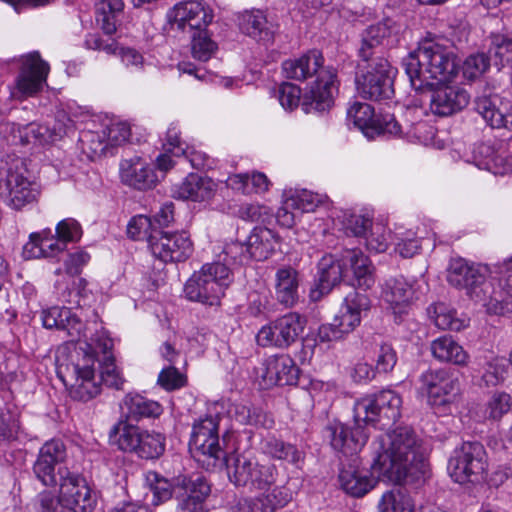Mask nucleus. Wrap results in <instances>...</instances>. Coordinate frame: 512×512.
I'll return each instance as SVG.
<instances>
[{
    "instance_id": "f257e3e1",
    "label": "nucleus",
    "mask_w": 512,
    "mask_h": 512,
    "mask_svg": "<svg viewBox=\"0 0 512 512\" xmlns=\"http://www.w3.org/2000/svg\"><path fill=\"white\" fill-rule=\"evenodd\" d=\"M372 447V469L379 477L395 484L425 479L428 464L421 451L420 440L412 428L397 427L382 434Z\"/></svg>"
},
{
    "instance_id": "f03ea898",
    "label": "nucleus",
    "mask_w": 512,
    "mask_h": 512,
    "mask_svg": "<svg viewBox=\"0 0 512 512\" xmlns=\"http://www.w3.org/2000/svg\"><path fill=\"white\" fill-rule=\"evenodd\" d=\"M504 262L498 267L502 275L498 287H495L494 278H489L488 266L469 263L463 258L450 261L447 271V281L454 287L464 290L474 301L481 302L489 314L503 315L508 305L507 288L505 287L506 273Z\"/></svg>"
},
{
    "instance_id": "7ed1b4c3",
    "label": "nucleus",
    "mask_w": 512,
    "mask_h": 512,
    "mask_svg": "<svg viewBox=\"0 0 512 512\" xmlns=\"http://www.w3.org/2000/svg\"><path fill=\"white\" fill-rule=\"evenodd\" d=\"M323 61L322 53L312 50L282 64L283 73L289 79L304 81L316 76L302 102V109L306 113L322 112L333 104V95L337 90L336 70L333 67H324Z\"/></svg>"
},
{
    "instance_id": "20e7f679",
    "label": "nucleus",
    "mask_w": 512,
    "mask_h": 512,
    "mask_svg": "<svg viewBox=\"0 0 512 512\" xmlns=\"http://www.w3.org/2000/svg\"><path fill=\"white\" fill-rule=\"evenodd\" d=\"M411 86L415 90L444 83L457 72L453 55L438 44L428 43L410 52L402 61Z\"/></svg>"
},
{
    "instance_id": "39448f33",
    "label": "nucleus",
    "mask_w": 512,
    "mask_h": 512,
    "mask_svg": "<svg viewBox=\"0 0 512 512\" xmlns=\"http://www.w3.org/2000/svg\"><path fill=\"white\" fill-rule=\"evenodd\" d=\"M233 281L230 269L219 262L204 264L184 285L185 297L204 305H219L225 290Z\"/></svg>"
},
{
    "instance_id": "423d86ee",
    "label": "nucleus",
    "mask_w": 512,
    "mask_h": 512,
    "mask_svg": "<svg viewBox=\"0 0 512 512\" xmlns=\"http://www.w3.org/2000/svg\"><path fill=\"white\" fill-rule=\"evenodd\" d=\"M22 158L7 156L0 162V197L14 209L33 203L39 196L37 184L26 176Z\"/></svg>"
},
{
    "instance_id": "0eeeda50",
    "label": "nucleus",
    "mask_w": 512,
    "mask_h": 512,
    "mask_svg": "<svg viewBox=\"0 0 512 512\" xmlns=\"http://www.w3.org/2000/svg\"><path fill=\"white\" fill-rule=\"evenodd\" d=\"M401 409V396L394 390L384 389L357 400L353 411L358 423L378 424L384 428L401 417Z\"/></svg>"
},
{
    "instance_id": "6e6552de",
    "label": "nucleus",
    "mask_w": 512,
    "mask_h": 512,
    "mask_svg": "<svg viewBox=\"0 0 512 512\" xmlns=\"http://www.w3.org/2000/svg\"><path fill=\"white\" fill-rule=\"evenodd\" d=\"M370 306L371 302L366 294L349 293L333 321L319 327V341L329 343L344 339L360 325L362 313L369 310Z\"/></svg>"
},
{
    "instance_id": "1a4fd4ad",
    "label": "nucleus",
    "mask_w": 512,
    "mask_h": 512,
    "mask_svg": "<svg viewBox=\"0 0 512 512\" xmlns=\"http://www.w3.org/2000/svg\"><path fill=\"white\" fill-rule=\"evenodd\" d=\"M228 475L236 486L263 490L277 482L278 469L274 464H260L254 457L236 455L227 459Z\"/></svg>"
},
{
    "instance_id": "9d476101",
    "label": "nucleus",
    "mask_w": 512,
    "mask_h": 512,
    "mask_svg": "<svg viewBox=\"0 0 512 512\" xmlns=\"http://www.w3.org/2000/svg\"><path fill=\"white\" fill-rule=\"evenodd\" d=\"M93 355L84 351V356L66 365L63 382L68 386L70 397L79 402H88L102 390L100 379L95 373Z\"/></svg>"
},
{
    "instance_id": "9b49d317",
    "label": "nucleus",
    "mask_w": 512,
    "mask_h": 512,
    "mask_svg": "<svg viewBox=\"0 0 512 512\" xmlns=\"http://www.w3.org/2000/svg\"><path fill=\"white\" fill-rule=\"evenodd\" d=\"M366 70L356 77L358 93L365 99L384 100L394 95L395 70L383 57L370 60Z\"/></svg>"
},
{
    "instance_id": "f8f14e48",
    "label": "nucleus",
    "mask_w": 512,
    "mask_h": 512,
    "mask_svg": "<svg viewBox=\"0 0 512 512\" xmlns=\"http://www.w3.org/2000/svg\"><path fill=\"white\" fill-rule=\"evenodd\" d=\"M485 456L486 452L481 443L464 442L449 459L450 476L460 484L480 481L486 469Z\"/></svg>"
},
{
    "instance_id": "ddd939ff",
    "label": "nucleus",
    "mask_w": 512,
    "mask_h": 512,
    "mask_svg": "<svg viewBox=\"0 0 512 512\" xmlns=\"http://www.w3.org/2000/svg\"><path fill=\"white\" fill-rule=\"evenodd\" d=\"M49 73V65L41 59L38 52L23 57L22 66L11 89L13 99L23 101L39 93Z\"/></svg>"
},
{
    "instance_id": "4468645a",
    "label": "nucleus",
    "mask_w": 512,
    "mask_h": 512,
    "mask_svg": "<svg viewBox=\"0 0 512 512\" xmlns=\"http://www.w3.org/2000/svg\"><path fill=\"white\" fill-rule=\"evenodd\" d=\"M304 326L305 320L290 312L263 326L256 335V341L262 347L286 348L298 339Z\"/></svg>"
},
{
    "instance_id": "2eb2a0df",
    "label": "nucleus",
    "mask_w": 512,
    "mask_h": 512,
    "mask_svg": "<svg viewBox=\"0 0 512 512\" xmlns=\"http://www.w3.org/2000/svg\"><path fill=\"white\" fill-rule=\"evenodd\" d=\"M152 255L164 263L183 262L193 253L190 236L182 232H155L148 238Z\"/></svg>"
},
{
    "instance_id": "dca6fc26",
    "label": "nucleus",
    "mask_w": 512,
    "mask_h": 512,
    "mask_svg": "<svg viewBox=\"0 0 512 512\" xmlns=\"http://www.w3.org/2000/svg\"><path fill=\"white\" fill-rule=\"evenodd\" d=\"M167 18L172 28L193 33L207 28L213 20V12L202 0H187L175 4Z\"/></svg>"
},
{
    "instance_id": "f3484780",
    "label": "nucleus",
    "mask_w": 512,
    "mask_h": 512,
    "mask_svg": "<svg viewBox=\"0 0 512 512\" xmlns=\"http://www.w3.org/2000/svg\"><path fill=\"white\" fill-rule=\"evenodd\" d=\"M402 25L391 18H384L366 27L361 33L359 56L364 61L375 59L378 50L399 41Z\"/></svg>"
},
{
    "instance_id": "a211bd4d",
    "label": "nucleus",
    "mask_w": 512,
    "mask_h": 512,
    "mask_svg": "<svg viewBox=\"0 0 512 512\" xmlns=\"http://www.w3.org/2000/svg\"><path fill=\"white\" fill-rule=\"evenodd\" d=\"M60 501L64 508L73 512H89L93 509L94 500L90 488L78 474L67 469L58 470Z\"/></svg>"
},
{
    "instance_id": "6ab92c4d",
    "label": "nucleus",
    "mask_w": 512,
    "mask_h": 512,
    "mask_svg": "<svg viewBox=\"0 0 512 512\" xmlns=\"http://www.w3.org/2000/svg\"><path fill=\"white\" fill-rule=\"evenodd\" d=\"M190 450L198 461H201V456L207 457L213 460V465L225 459V452L219 445L218 422L214 417H205L193 425Z\"/></svg>"
},
{
    "instance_id": "aec40b11",
    "label": "nucleus",
    "mask_w": 512,
    "mask_h": 512,
    "mask_svg": "<svg viewBox=\"0 0 512 512\" xmlns=\"http://www.w3.org/2000/svg\"><path fill=\"white\" fill-rule=\"evenodd\" d=\"M422 390L432 405H444L460 390L458 377L446 369L428 370L420 378Z\"/></svg>"
},
{
    "instance_id": "412c9836",
    "label": "nucleus",
    "mask_w": 512,
    "mask_h": 512,
    "mask_svg": "<svg viewBox=\"0 0 512 512\" xmlns=\"http://www.w3.org/2000/svg\"><path fill=\"white\" fill-rule=\"evenodd\" d=\"M381 297L396 319H401L402 316L409 314L417 298L414 282L403 276L390 278L382 287Z\"/></svg>"
},
{
    "instance_id": "4be33fe9",
    "label": "nucleus",
    "mask_w": 512,
    "mask_h": 512,
    "mask_svg": "<svg viewBox=\"0 0 512 512\" xmlns=\"http://www.w3.org/2000/svg\"><path fill=\"white\" fill-rule=\"evenodd\" d=\"M177 489L175 512H206L205 500L210 493V486L204 478L178 479Z\"/></svg>"
},
{
    "instance_id": "5701e85b",
    "label": "nucleus",
    "mask_w": 512,
    "mask_h": 512,
    "mask_svg": "<svg viewBox=\"0 0 512 512\" xmlns=\"http://www.w3.org/2000/svg\"><path fill=\"white\" fill-rule=\"evenodd\" d=\"M469 102V93L458 85H440L430 93V110L440 117L462 111Z\"/></svg>"
},
{
    "instance_id": "b1692460",
    "label": "nucleus",
    "mask_w": 512,
    "mask_h": 512,
    "mask_svg": "<svg viewBox=\"0 0 512 512\" xmlns=\"http://www.w3.org/2000/svg\"><path fill=\"white\" fill-rule=\"evenodd\" d=\"M66 458V448L61 440L47 441L41 448L33 465L35 477L45 486L58 483L55 466Z\"/></svg>"
},
{
    "instance_id": "393cba45",
    "label": "nucleus",
    "mask_w": 512,
    "mask_h": 512,
    "mask_svg": "<svg viewBox=\"0 0 512 512\" xmlns=\"http://www.w3.org/2000/svg\"><path fill=\"white\" fill-rule=\"evenodd\" d=\"M338 479L341 488L353 497H363L375 487L378 480L387 481L372 468L371 471L360 468L356 459L341 468Z\"/></svg>"
},
{
    "instance_id": "a878e982",
    "label": "nucleus",
    "mask_w": 512,
    "mask_h": 512,
    "mask_svg": "<svg viewBox=\"0 0 512 512\" xmlns=\"http://www.w3.org/2000/svg\"><path fill=\"white\" fill-rule=\"evenodd\" d=\"M365 423H358L354 419L353 426L335 423L328 427L331 446L344 455H354L361 451L368 440Z\"/></svg>"
},
{
    "instance_id": "bb28decb",
    "label": "nucleus",
    "mask_w": 512,
    "mask_h": 512,
    "mask_svg": "<svg viewBox=\"0 0 512 512\" xmlns=\"http://www.w3.org/2000/svg\"><path fill=\"white\" fill-rule=\"evenodd\" d=\"M475 110L492 128L512 129V103L497 94L475 99Z\"/></svg>"
},
{
    "instance_id": "cd10ccee",
    "label": "nucleus",
    "mask_w": 512,
    "mask_h": 512,
    "mask_svg": "<svg viewBox=\"0 0 512 512\" xmlns=\"http://www.w3.org/2000/svg\"><path fill=\"white\" fill-rule=\"evenodd\" d=\"M258 496L240 504L239 512H275L285 507L293 498L287 485H273L261 490Z\"/></svg>"
},
{
    "instance_id": "c85d7f7f",
    "label": "nucleus",
    "mask_w": 512,
    "mask_h": 512,
    "mask_svg": "<svg viewBox=\"0 0 512 512\" xmlns=\"http://www.w3.org/2000/svg\"><path fill=\"white\" fill-rule=\"evenodd\" d=\"M120 177L123 183L138 190L150 189L157 183L153 168L138 155L120 162Z\"/></svg>"
},
{
    "instance_id": "c756f323",
    "label": "nucleus",
    "mask_w": 512,
    "mask_h": 512,
    "mask_svg": "<svg viewBox=\"0 0 512 512\" xmlns=\"http://www.w3.org/2000/svg\"><path fill=\"white\" fill-rule=\"evenodd\" d=\"M299 368L294 360L286 354L269 357L265 362L262 378L266 385H296Z\"/></svg>"
},
{
    "instance_id": "7c9ffc66",
    "label": "nucleus",
    "mask_w": 512,
    "mask_h": 512,
    "mask_svg": "<svg viewBox=\"0 0 512 512\" xmlns=\"http://www.w3.org/2000/svg\"><path fill=\"white\" fill-rule=\"evenodd\" d=\"M216 192L215 182L206 176L190 173L181 183L172 187L174 198L203 202L210 200Z\"/></svg>"
},
{
    "instance_id": "2f4dec72",
    "label": "nucleus",
    "mask_w": 512,
    "mask_h": 512,
    "mask_svg": "<svg viewBox=\"0 0 512 512\" xmlns=\"http://www.w3.org/2000/svg\"><path fill=\"white\" fill-rule=\"evenodd\" d=\"M239 28L245 35L264 44L273 41L276 30L275 25L259 9L244 11L239 16Z\"/></svg>"
},
{
    "instance_id": "473e14b6",
    "label": "nucleus",
    "mask_w": 512,
    "mask_h": 512,
    "mask_svg": "<svg viewBox=\"0 0 512 512\" xmlns=\"http://www.w3.org/2000/svg\"><path fill=\"white\" fill-rule=\"evenodd\" d=\"M432 356L439 362L465 367L469 363V354L449 335L440 336L430 344Z\"/></svg>"
},
{
    "instance_id": "72a5a7b5",
    "label": "nucleus",
    "mask_w": 512,
    "mask_h": 512,
    "mask_svg": "<svg viewBox=\"0 0 512 512\" xmlns=\"http://www.w3.org/2000/svg\"><path fill=\"white\" fill-rule=\"evenodd\" d=\"M163 412L162 406L140 394H127L122 403L121 418L128 421H140L144 418H156Z\"/></svg>"
},
{
    "instance_id": "f704fd0d",
    "label": "nucleus",
    "mask_w": 512,
    "mask_h": 512,
    "mask_svg": "<svg viewBox=\"0 0 512 512\" xmlns=\"http://www.w3.org/2000/svg\"><path fill=\"white\" fill-rule=\"evenodd\" d=\"M299 274L292 267H282L275 275V291L278 301L286 307L294 306L299 298Z\"/></svg>"
},
{
    "instance_id": "c9c22d12",
    "label": "nucleus",
    "mask_w": 512,
    "mask_h": 512,
    "mask_svg": "<svg viewBox=\"0 0 512 512\" xmlns=\"http://www.w3.org/2000/svg\"><path fill=\"white\" fill-rule=\"evenodd\" d=\"M142 430L130 421L120 418L109 431V441L123 452L135 453Z\"/></svg>"
},
{
    "instance_id": "e433bc0d",
    "label": "nucleus",
    "mask_w": 512,
    "mask_h": 512,
    "mask_svg": "<svg viewBox=\"0 0 512 512\" xmlns=\"http://www.w3.org/2000/svg\"><path fill=\"white\" fill-rule=\"evenodd\" d=\"M263 453L273 459L286 461L295 466H299L304 460V452L295 445L284 442L273 435L263 438L261 441Z\"/></svg>"
},
{
    "instance_id": "4c0bfd02",
    "label": "nucleus",
    "mask_w": 512,
    "mask_h": 512,
    "mask_svg": "<svg viewBox=\"0 0 512 512\" xmlns=\"http://www.w3.org/2000/svg\"><path fill=\"white\" fill-rule=\"evenodd\" d=\"M277 243V234L266 227H255L246 242L252 259L257 261L267 259Z\"/></svg>"
},
{
    "instance_id": "58836bf2",
    "label": "nucleus",
    "mask_w": 512,
    "mask_h": 512,
    "mask_svg": "<svg viewBox=\"0 0 512 512\" xmlns=\"http://www.w3.org/2000/svg\"><path fill=\"white\" fill-rule=\"evenodd\" d=\"M226 184L229 188L243 194L264 193L269 189L270 181L261 172L239 173L228 176Z\"/></svg>"
},
{
    "instance_id": "ea45409f",
    "label": "nucleus",
    "mask_w": 512,
    "mask_h": 512,
    "mask_svg": "<svg viewBox=\"0 0 512 512\" xmlns=\"http://www.w3.org/2000/svg\"><path fill=\"white\" fill-rule=\"evenodd\" d=\"M374 109L370 104L355 102L347 110V123L363 132L367 138L375 137L374 123L376 122Z\"/></svg>"
},
{
    "instance_id": "a19ab883",
    "label": "nucleus",
    "mask_w": 512,
    "mask_h": 512,
    "mask_svg": "<svg viewBox=\"0 0 512 512\" xmlns=\"http://www.w3.org/2000/svg\"><path fill=\"white\" fill-rule=\"evenodd\" d=\"M428 314L441 330L461 331L468 325L466 319L459 317L457 311L445 303L431 305Z\"/></svg>"
},
{
    "instance_id": "79ce46f5",
    "label": "nucleus",
    "mask_w": 512,
    "mask_h": 512,
    "mask_svg": "<svg viewBox=\"0 0 512 512\" xmlns=\"http://www.w3.org/2000/svg\"><path fill=\"white\" fill-rule=\"evenodd\" d=\"M348 259L353 270L355 282L358 288L367 290L375 283L374 267L367 256L361 250L353 249L348 252Z\"/></svg>"
},
{
    "instance_id": "37998d69",
    "label": "nucleus",
    "mask_w": 512,
    "mask_h": 512,
    "mask_svg": "<svg viewBox=\"0 0 512 512\" xmlns=\"http://www.w3.org/2000/svg\"><path fill=\"white\" fill-rule=\"evenodd\" d=\"M318 276V286L321 293H328L335 285L340 283L343 276V266L332 255L323 256L318 264Z\"/></svg>"
},
{
    "instance_id": "c03bdc74",
    "label": "nucleus",
    "mask_w": 512,
    "mask_h": 512,
    "mask_svg": "<svg viewBox=\"0 0 512 512\" xmlns=\"http://www.w3.org/2000/svg\"><path fill=\"white\" fill-rule=\"evenodd\" d=\"M123 8L122 0H101L97 4L96 20L106 34H113L116 31L118 17Z\"/></svg>"
},
{
    "instance_id": "a18cd8bd",
    "label": "nucleus",
    "mask_w": 512,
    "mask_h": 512,
    "mask_svg": "<svg viewBox=\"0 0 512 512\" xmlns=\"http://www.w3.org/2000/svg\"><path fill=\"white\" fill-rule=\"evenodd\" d=\"M252 260L251 254L246 243L239 241L227 242L223 245L221 251L217 254V260L222 265L227 266L232 273V269L242 266Z\"/></svg>"
},
{
    "instance_id": "49530a36",
    "label": "nucleus",
    "mask_w": 512,
    "mask_h": 512,
    "mask_svg": "<svg viewBox=\"0 0 512 512\" xmlns=\"http://www.w3.org/2000/svg\"><path fill=\"white\" fill-rule=\"evenodd\" d=\"M165 447L163 434L143 429L135 454L142 459H157L164 453Z\"/></svg>"
},
{
    "instance_id": "de8ad7c7",
    "label": "nucleus",
    "mask_w": 512,
    "mask_h": 512,
    "mask_svg": "<svg viewBox=\"0 0 512 512\" xmlns=\"http://www.w3.org/2000/svg\"><path fill=\"white\" fill-rule=\"evenodd\" d=\"M71 127L72 121L62 113L58 115V119L53 128L47 125L30 124L27 127V134H32L33 137L40 142H48L61 138Z\"/></svg>"
},
{
    "instance_id": "09e8293b",
    "label": "nucleus",
    "mask_w": 512,
    "mask_h": 512,
    "mask_svg": "<svg viewBox=\"0 0 512 512\" xmlns=\"http://www.w3.org/2000/svg\"><path fill=\"white\" fill-rule=\"evenodd\" d=\"M145 481L153 494L152 504L156 506L171 499L173 492L178 491L177 484L173 486L168 479L154 471L146 473Z\"/></svg>"
},
{
    "instance_id": "8fccbe9b",
    "label": "nucleus",
    "mask_w": 512,
    "mask_h": 512,
    "mask_svg": "<svg viewBox=\"0 0 512 512\" xmlns=\"http://www.w3.org/2000/svg\"><path fill=\"white\" fill-rule=\"evenodd\" d=\"M378 508L379 512H413L414 504L409 495L397 489L385 492Z\"/></svg>"
},
{
    "instance_id": "3c124183",
    "label": "nucleus",
    "mask_w": 512,
    "mask_h": 512,
    "mask_svg": "<svg viewBox=\"0 0 512 512\" xmlns=\"http://www.w3.org/2000/svg\"><path fill=\"white\" fill-rule=\"evenodd\" d=\"M113 347V341L108 336L107 332L104 330H101L95 334V336L91 337V343L84 342L83 345L79 346V349L77 350V358H81L84 356V351L87 354L93 355L94 357V363L96 362V356L99 353L103 354V359L107 360V357H113L110 354V351Z\"/></svg>"
},
{
    "instance_id": "603ef678",
    "label": "nucleus",
    "mask_w": 512,
    "mask_h": 512,
    "mask_svg": "<svg viewBox=\"0 0 512 512\" xmlns=\"http://www.w3.org/2000/svg\"><path fill=\"white\" fill-rule=\"evenodd\" d=\"M79 141L83 153L91 160L102 156L109 147L103 131H84L81 133Z\"/></svg>"
},
{
    "instance_id": "864d4df0",
    "label": "nucleus",
    "mask_w": 512,
    "mask_h": 512,
    "mask_svg": "<svg viewBox=\"0 0 512 512\" xmlns=\"http://www.w3.org/2000/svg\"><path fill=\"white\" fill-rule=\"evenodd\" d=\"M489 55L495 65L504 66L510 63L512 61V38L503 34H493Z\"/></svg>"
},
{
    "instance_id": "5fc2aeb1",
    "label": "nucleus",
    "mask_w": 512,
    "mask_h": 512,
    "mask_svg": "<svg viewBox=\"0 0 512 512\" xmlns=\"http://www.w3.org/2000/svg\"><path fill=\"white\" fill-rule=\"evenodd\" d=\"M480 149V153H486V157L477 164L480 169L487 170L494 175H504L512 170V164L493 151L491 147L481 146Z\"/></svg>"
},
{
    "instance_id": "6e6d98bb",
    "label": "nucleus",
    "mask_w": 512,
    "mask_h": 512,
    "mask_svg": "<svg viewBox=\"0 0 512 512\" xmlns=\"http://www.w3.org/2000/svg\"><path fill=\"white\" fill-rule=\"evenodd\" d=\"M192 55L200 61H207L215 53L217 45L210 39L206 29L192 33Z\"/></svg>"
},
{
    "instance_id": "4d7b16f0",
    "label": "nucleus",
    "mask_w": 512,
    "mask_h": 512,
    "mask_svg": "<svg viewBox=\"0 0 512 512\" xmlns=\"http://www.w3.org/2000/svg\"><path fill=\"white\" fill-rule=\"evenodd\" d=\"M19 414L15 407L5 405L0 408V440L10 441L19 431Z\"/></svg>"
},
{
    "instance_id": "13d9d810",
    "label": "nucleus",
    "mask_w": 512,
    "mask_h": 512,
    "mask_svg": "<svg viewBox=\"0 0 512 512\" xmlns=\"http://www.w3.org/2000/svg\"><path fill=\"white\" fill-rule=\"evenodd\" d=\"M366 246L376 253L385 252L390 243V231L382 223H372L365 235Z\"/></svg>"
},
{
    "instance_id": "bf43d9fd",
    "label": "nucleus",
    "mask_w": 512,
    "mask_h": 512,
    "mask_svg": "<svg viewBox=\"0 0 512 512\" xmlns=\"http://www.w3.org/2000/svg\"><path fill=\"white\" fill-rule=\"evenodd\" d=\"M322 202L321 197L312 191L303 189L295 191L287 197L288 207L300 213L312 212Z\"/></svg>"
},
{
    "instance_id": "052dcab7",
    "label": "nucleus",
    "mask_w": 512,
    "mask_h": 512,
    "mask_svg": "<svg viewBox=\"0 0 512 512\" xmlns=\"http://www.w3.org/2000/svg\"><path fill=\"white\" fill-rule=\"evenodd\" d=\"M231 411L236 421L241 424L252 426L266 425L267 417L259 408L251 407L246 404H234Z\"/></svg>"
},
{
    "instance_id": "680f3d73",
    "label": "nucleus",
    "mask_w": 512,
    "mask_h": 512,
    "mask_svg": "<svg viewBox=\"0 0 512 512\" xmlns=\"http://www.w3.org/2000/svg\"><path fill=\"white\" fill-rule=\"evenodd\" d=\"M55 234L67 246L68 243H75L81 239L82 228L77 220L66 218L56 225Z\"/></svg>"
},
{
    "instance_id": "e2e57ef3",
    "label": "nucleus",
    "mask_w": 512,
    "mask_h": 512,
    "mask_svg": "<svg viewBox=\"0 0 512 512\" xmlns=\"http://www.w3.org/2000/svg\"><path fill=\"white\" fill-rule=\"evenodd\" d=\"M512 399L506 392H495L488 401L486 413L488 418L499 420L511 410Z\"/></svg>"
},
{
    "instance_id": "0e129e2a",
    "label": "nucleus",
    "mask_w": 512,
    "mask_h": 512,
    "mask_svg": "<svg viewBox=\"0 0 512 512\" xmlns=\"http://www.w3.org/2000/svg\"><path fill=\"white\" fill-rule=\"evenodd\" d=\"M490 58L483 53L472 54L468 56L462 65L463 75L467 79H476L480 77L489 67Z\"/></svg>"
},
{
    "instance_id": "69168bd1",
    "label": "nucleus",
    "mask_w": 512,
    "mask_h": 512,
    "mask_svg": "<svg viewBox=\"0 0 512 512\" xmlns=\"http://www.w3.org/2000/svg\"><path fill=\"white\" fill-rule=\"evenodd\" d=\"M103 133H105L108 146H117L129 139L131 129L126 122L113 121L103 130Z\"/></svg>"
},
{
    "instance_id": "338daca9",
    "label": "nucleus",
    "mask_w": 512,
    "mask_h": 512,
    "mask_svg": "<svg viewBox=\"0 0 512 512\" xmlns=\"http://www.w3.org/2000/svg\"><path fill=\"white\" fill-rule=\"evenodd\" d=\"M108 358L109 359L102 361L101 372L98 379H100L101 384L104 383L109 387L121 389L124 379L114 363V358Z\"/></svg>"
},
{
    "instance_id": "774afa93",
    "label": "nucleus",
    "mask_w": 512,
    "mask_h": 512,
    "mask_svg": "<svg viewBox=\"0 0 512 512\" xmlns=\"http://www.w3.org/2000/svg\"><path fill=\"white\" fill-rule=\"evenodd\" d=\"M508 373V366L501 359H495L487 364L485 372L482 375V381L486 386H496L502 383Z\"/></svg>"
}]
</instances>
